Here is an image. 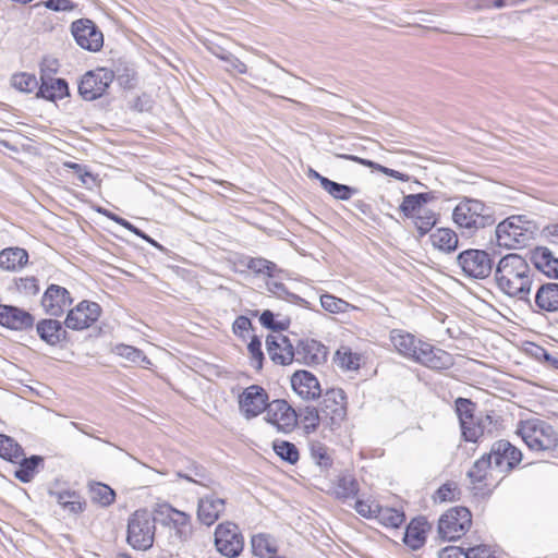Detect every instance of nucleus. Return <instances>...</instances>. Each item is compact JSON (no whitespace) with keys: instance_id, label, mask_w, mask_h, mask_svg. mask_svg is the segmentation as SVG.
Returning a JSON list of instances; mask_svg holds the SVG:
<instances>
[{"instance_id":"nucleus-35","label":"nucleus","mask_w":558,"mask_h":558,"mask_svg":"<svg viewBox=\"0 0 558 558\" xmlns=\"http://www.w3.org/2000/svg\"><path fill=\"white\" fill-rule=\"evenodd\" d=\"M495 421L493 416L489 414L480 413L477 415V425L476 427L465 426L466 432H464V439L466 441H477V439L485 434H492L495 429Z\"/></svg>"},{"instance_id":"nucleus-44","label":"nucleus","mask_w":558,"mask_h":558,"mask_svg":"<svg viewBox=\"0 0 558 558\" xmlns=\"http://www.w3.org/2000/svg\"><path fill=\"white\" fill-rule=\"evenodd\" d=\"M300 417L307 434L314 433L318 425L323 424L322 412L314 407H306L300 414Z\"/></svg>"},{"instance_id":"nucleus-34","label":"nucleus","mask_w":558,"mask_h":558,"mask_svg":"<svg viewBox=\"0 0 558 558\" xmlns=\"http://www.w3.org/2000/svg\"><path fill=\"white\" fill-rule=\"evenodd\" d=\"M430 241L436 248L445 253L456 251L459 243L457 233L449 228L437 229L432 233Z\"/></svg>"},{"instance_id":"nucleus-12","label":"nucleus","mask_w":558,"mask_h":558,"mask_svg":"<svg viewBox=\"0 0 558 558\" xmlns=\"http://www.w3.org/2000/svg\"><path fill=\"white\" fill-rule=\"evenodd\" d=\"M268 393L257 385H252L239 396V409L245 418H253L262 412L267 411Z\"/></svg>"},{"instance_id":"nucleus-50","label":"nucleus","mask_w":558,"mask_h":558,"mask_svg":"<svg viewBox=\"0 0 558 558\" xmlns=\"http://www.w3.org/2000/svg\"><path fill=\"white\" fill-rule=\"evenodd\" d=\"M456 411L459 416L460 425L470 424L471 417L475 415V403L470 399L458 398L456 400Z\"/></svg>"},{"instance_id":"nucleus-63","label":"nucleus","mask_w":558,"mask_h":558,"mask_svg":"<svg viewBox=\"0 0 558 558\" xmlns=\"http://www.w3.org/2000/svg\"><path fill=\"white\" fill-rule=\"evenodd\" d=\"M464 554L465 551L460 548V547H456V546H449V547H446L444 548L440 553H439V558H464Z\"/></svg>"},{"instance_id":"nucleus-7","label":"nucleus","mask_w":558,"mask_h":558,"mask_svg":"<svg viewBox=\"0 0 558 558\" xmlns=\"http://www.w3.org/2000/svg\"><path fill=\"white\" fill-rule=\"evenodd\" d=\"M496 236L499 246L522 247L533 239V231L521 225L519 217H511L497 226Z\"/></svg>"},{"instance_id":"nucleus-2","label":"nucleus","mask_w":558,"mask_h":558,"mask_svg":"<svg viewBox=\"0 0 558 558\" xmlns=\"http://www.w3.org/2000/svg\"><path fill=\"white\" fill-rule=\"evenodd\" d=\"M452 220L460 229L474 233L496 222L493 210L483 201L463 196L452 210Z\"/></svg>"},{"instance_id":"nucleus-21","label":"nucleus","mask_w":558,"mask_h":558,"mask_svg":"<svg viewBox=\"0 0 558 558\" xmlns=\"http://www.w3.org/2000/svg\"><path fill=\"white\" fill-rule=\"evenodd\" d=\"M294 362L304 365H318L327 359V348L314 339L299 341L295 350Z\"/></svg>"},{"instance_id":"nucleus-40","label":"nucleus","mask_w":558,"mask_h":558,"mask_svg":"<svg viewBox=\"0 0 558 558\" xmlns=\"http://www.w3.org/2000/svg\"><path fill=\"white\" fill-rule=\"evenodd\" d=\"M251 545L253 554L260 558L277 553L276 542L267 534L254 535Z\"/></svg>"},{"instance_id":"nucleus-46","label":"nucleus","mask_w":558,"mask_h":558,"mask_svg":"<svg viewBox=\"0 0 558 558\" xmlns=\"http://www.w3.org/2000/svg\"><path fill=\"white\" fill-rule=\"evenodd\" d=\"M275 452L284 461L290 464H294L299 460V450L294 444L289 441H275L274 442Z\"/></svg>"},{"instance_id":"nucleus-36","label":"nucleus","mask_w":558,"mask_h":558,"mask_svg":"<svg viewBox=\"0 0 558 558\" xmlns=\"http://www.w3.org/2000/svg\"><path fill=\"white\" fill-rule=\"evenodd\" d=\"M426 541L425 523L413 520L407 527L403 542L411 549L416 550L421 548Z\"/></svg>"},{"instance_id":"nucleus-27","label":"nucleus","mask_w":558,"mask_h":558,"mask_svg":"<svg viewBox=\"0 0 558 558\" xmlns=\"http://www.w3.org/2000/svg\"><path fill=\"white\" fill-rule=\"evenodd\" d=\"M69 95L68 83L63 78H46L41 76V85L38 88L37 97L54 101Z\"/></svg>"},{"instance_id":"nucleus-24","label":"nucleus","mask_w":558,"mask_h":558,"mask_svg":"<svg viewBox=\"0 0 558 558\" xmlns=\"http://www.w3.org/2000/svg\"><path fill=\"white\" fill-rule=\"evenodd\" d=\"M225 510V500L216 495H207L198 500L197 518L206 525L214 524Z\"/></svg>"},{"instance_id":"nucleus-25","label":"nucleus","mask_w":558,"mask_h":558,"mask_svg":"<svg viewBox=\"0 0 558 558\" xmlns=\"http://www.w3.org/2000/svg\"><path fill=\"white\" fill-rule=\"evenodd\" d=\"M389 340L399 354L411 360H414L417 347L423 342L416 339L414 335L402 329H392L389 333Z\"/></svg>"},{"instance_id":"nucleus-13","label":"nucleus","mask_w":558,"mask_h":558,"mask_svg":"<svg viewBox=\"0 0 558 558\" xmlns=\"http://www.w3.org/2000/svg\"><path fill=\"white\" fill-rule=\"evenodd\" d=\"M266 421L274 425L279 432L289 433L298 423L295 410L282 399H277L268 404Z\"/></svg>"},{"instance_id":"nucleus-20","label":"nucleus","mask_w":558,"mask_h":558,"mask_svg":"<svg viewBox=\"0 0 558 558\" xmlns=\"http://www.w3.org/2000/svg\"><path fill=\"white\" fill-rule=\"evenodd\" d=\"M266 347L272 362L280 365H289L294 362L295 348L287 336L280 332L269 335L266 338Z\"/></svg>"},{"instance_id":"nucleus-43","label":"nucleus","mask_w":558,"mask_h":558,"mask_svg":"<svg viewBox=\"0 0 558 558\" xmlns=\"http://www.w3.org/2000/svg\"><path fill=\"white\" fill-rule=\"evenodd\" d=\"M412 219L414 220V225L420 235H425L428 233L437 222L435 213L432 209L425 207L416 213Z\"/></svg>"},{"instance_id":"nucleus-15","label":"nucleus","mask_w":558,"mask_h":558,"mask_svg":"<svg viewBox=\"0 0 558 558\" xmlns=\"http://www.w3.org/2000/svg\"><path fill=\"white\" fill-rule=\"evenodd\" d=\"M413 361L436 371L448 369L454 364L453 356L449 352L424 341L418 344Z\"/></svg>"},{"instance_id":"nucleus-32","label":"nucleus","mask_w":558,"mask_h":558,"mask_svg":"<svg viewBox=\"0 0 558 558\" xmlns=\"http://www.w3.org/2000/svg\"><path fill=\"white\" fill-rule=\"evenodd\" d=\"M359 489V483L351 474L339 475L333 485V494L336 498L342 501L353 499L357 495Z\"/></svg>"},{"instance_id":"nucleus-53","label":"nucleus","mask_w":558,"mask_h":558,"mask_svg":"<svg viewBox=\"0 0 558 558\" xmlns=\"http://www.w3.org/2000/svg\"><path fill=\"white\" fill-rule=\"evenodd\" d=\"M311 453L313 459L320 466L328 468L331 465V458L328 453V449L322 444H315L311 447Z\"/></svg>"},{"instance_id":"nucleus-31","label":"nucleus","mask_w":558,"mask_h":558,"mask_svg":"<svg viewBox=\"0 0 558 558\" xmlns=\"http://www.w3.org/2000/svg\"><path fill=\"white\" fill-rule=\"evenodd\" d=\"M494 468V463L487 453L473 463L472 468L468 472V476L473 484H483L484 486H487L488 476L492 475Z\"/></svg>"},{"instance_id":"nucleus-3","label":"nucleus","mask_w":558,"mask_h":558,"mask_svg":"<svg viewBox=\"0 0 558 558\" xmlns=\"http://www.w3.org/2000/svg\"><path fill=\"white\" fill-rule=\"evenodd\" d=\"M517 434L531 450L558 454V433L547 422L539 418L521 421Z\"/></svg>"},{"instance_id":"nucleus-57","label":"nucleus","mask_w":558,"mask_h":558,"mask_svg":"<svg viewBox=\"0 0 558 558\" xmlns=\"http://www.w3.org/2000/svg\"><path fill=\"white\" fill-rule=\"evenodd\" d=\"M464 558H498L490 547L486 545H478L472 548H468L464 554Z\"/></svg>"},{"instance_id":"nucleus-47","label":"nucleus","mask_w":558,"mask_h":558,"mask_svg":"<svg viewBox=\"0 0 558 558\" xmlns=\"http://www.w3.org/2000/svg\"><path fill=\"white\" fill-rule=\"evenodd\" d=\"M320 305L325 311L332 314L345 313L351 306L347 301L327 293L320 295Z\"/></svg>"},{"instance_id":"nucleus-42","label":"nucleus","mask_w":558,"mask_h":558,"mask_svg":"<svg viewBox=\"0 0 558 558\" xmlns=\"http://www.w3.org/2000/svg\"><path fill=\"white\" fill-rule=\"evenodd\" d=\"M375 519L384 526L397 529L402 525L405 517L402 511L380 506Z\"/></svg>"},{"instance_id":"nucleus-49","label":"nucleus","mask_w":558,"mask_h":558,"mask_svg":"<svg viewBox=\"0 0 558 558\" xmlns=\"http://www.w3.org/2000/svg\"><path fill=\"white\" fill-rule=\"evenodd\" d=\"M92 498L101 506H110L116 498V493L108 485L97 483L92 486Z\"/></svg>"},{"instance_id":"nucleus-8","label":"nucleus","mask_w":558,"mask_h":558,"mask_svg":"<svg viewBox=\"0 0 558 558\" xmlns=\"http://www.w3.org/2000/svg\"><path fill=\"white\" fill-rule=\"evenodd\" d=\"M457 264L466 277L485 279L493 270V262L487 252L470 248L457 256Z\"/></svg>"},{"instance_id":"nucleus-59","label":"nucleus","mask_w":558,"mask_h":558,"mask_svg":"<svg viewBox=\"0 0 558 558\" xmlns=\"http://www.w3.org/2000/svg\"><path fill=\"white\" fill-rule=\"evenodd\" d=\"M44 5L56 12L72 11L75 7L71 0H47Z\"/></svg>"},{"instance_id":"nucleus-11","label":"nucleus","mask_w":558,"mask_h":558,"mask_svg":"<svg viewBox=\"0 0 558 558\" xmlns=\"http://www.w3.org/2000/svg\"><path fill=\"white\" fill-rule=\"evenodd\" d=\"M71 33L76 44L88 51L96 52L104 45V35L95 23L88 19H81L72 23Z\"/></svg>"},{"instance_id":"nucleus-28","label":"nucleus","mask_w":558,"mask_h":558,"mask_svg":"<svg viewBox=\"0 0 558 558\" xmlns=\"http://www.w3.org/2000/svg\"><path fill=\"white\" fill-rule=\"evenodd\" d=\"M49 495L53 497L57 504L71 514H78L84 511L85 502L81 495L74 490H50Z\"/></svg>"},{"instance_id":"nucleus-33","label":"nucleus","mask_w":558,"mask_h":558,"mask_svg":"<svg viewBox=\"0 0 558 558\" xmlns=\"http://www.w3.org/2000/svg\"><path fill=\"white\" fill-rule=\"evenodd\" d=\"M336 156L341 159L357 162L362 166L371 168L372 170L381 172L386 175H389V177H391L396 180L402 181V182H408L410 180V175L399 172L397 170L390 169L388 167H385V166L377 163L375 161H372L369 159H364V158H361V157H357L354 155H349V154H337Z\"/></svg>"},{"instance_id":"nucleus-41","label":"nucleus","mask_w":558,"mask_h":558,"mask_svg":"<svg viewBox=\"0 0 558 558\" xmlns=\"http://www.w3.org/2000/svg\"><path fill=\"white\" fill-rule=\"evenodd\" d=\"M114 353L124 360L141 365L143 367H146L150 364L149 359L141 351L140 349L128 345V344H118L114 347Z\"/></svg>"},{"instance_id":"nucleus-39","label":"nucleus","mask_w":558,"mask_h":558,"mask_svg":"<svg viewBox=\"0 0 558 558\" xmlns=\"http://www.w3.org/2000/svg\"><path fill=\"white\" fill-rule=\"evenodd\" d=\"M323 190L337 201H349L353 195L359 193L356 187L331 180L323 181Z\"/></svg>"},{"instance_id":"nucleus-30","label":"nucleus","mask_w":558,"mask_h":558,"mask_svg":"<svg viewBox=\"0 0 558 558\" xmlns=\"http://www.w3.org/2000/svg\"><path fill=\"white\" fill-rule=\"evenodd\" d=\"M37 332L39 337L49 344L60 342L64 336L65 330L59 320L44 319L37 324Z\"/></svg>"},{"instance_id":"nucleus-6","label":"nucleus","mask_w":558,"mask_h":558,"mask_svg":"<svg viewBox=\"0 0 558 558\" xmlns=\"http://www.w3.org/2000/svg\"><path fill=\"white\" fill-rule=\"evenodd\" d=\"M323 424L330 429L338 428L347 416V398L339 388L328 389L320 407Z\"/></svg>"},{"instance_id":"nucleus-29","label":"nucleus","mask_w":558,"mask_h":558,"mask_svg":"<svg viewBox=\"0 0 558 558\" xmlns=\"http://www.w3.org/2000/svg\"><path fill=\"white\" fill-rule=\"evenodd\" d=\"M28 260V253L21 247H8L0 252V268L7 271L21 269Z\"/></svg>"},{"instance_id":"nucleus-22","label":"nucleus","mask_w":558,"mask_h":558,"mask_svg":"<svg viewBox=\"0 0 558 558\" xmlns=\"http://www.w3.org/2000/svg\"><path fill=\"white\" fill-rule=\"evenodd\" d=\"M534 313H557L558 312V283L546 282L538 287L534 295Z\"/></svg>"},{"instance_id":"nucleus-1","label":"nucleus","mask_w":558,"mask_h":558,"mask_svg":"<svg viewBox=\"0 0 558 558\" xmlns=\"http://www.w3.org/2000/svg\"><path fill=\"white\" fill-rule=\"evenodd\" d=\"M533 275V268L523 256L509 253L501 257L496 265L495 281L499 291L505 295L530 302Z\"/></svg>"},{"instance_id":"nucleus-60","label":"nucleus","mask_w":558,"mask_h":558,"mask_svg":"<svg viewBox=\"0 0 558 558\" xmlns=\"http://www.w3.org/2000/svg\"><path fill=\"white\" fill-rule=\"evenodd\" d=\"M457 486L454 484H444L436 492V499L439 501H450L456 498Z\"/></svg>"},{"instance_id":"nucleus-55","label":"nucleus","mask_w":558,"mask_h":558,"mask_svg":"<svg viewBox=\"0 0 558 558\" xmlns=\"http://www.w3.org/2000/svg\"><path fill=\"white\" fill-rule=\"evenodd\" d=\"M422 208L423 206H420V203L416 202V198L413 194L405 195L400 205L401 213L408 218H412Z\"/></svg>"},{"instance_id":"nucleus-58","label":"nucleus","mask_w":558,"mask_h":558,"mask_svg":"<svg viewBox=\"0 0 558 558\" xmlns=\"http://www.w3.org/2000/svg\"><path fill=\"white\" fill-rule=\"evenodd\" d=\"M339 365L344 369H356L359 367V357L351 352L337 351Z\"/></svg>"},{"instance_id":"nucleus-64","label":"nucleus","mask_w":558,"mask_h":558,"mask_svg":"<svg viewBox=\"0 0 558 558\" xmlns=\"http://www.w3.org/2000/svg\"><path fill=\"white\" fill-rule=\"evenodd\" d=\"M267 290L270 293H272V294H275V295H277L279 298H283L284 295L288 294V291H287L284 284L281 283V282H277V281H268L267 282Z\"/></svg>"},{"instance_id":"nucleus-51","label":"nucleus","mask_w":558,"mask_h":558,"mask_svg":"<svg viewBox=\"0 0 558 558\" xmlns=\"http://www.w3.org/2000/svg\"><path fill=\"white\" fill-rule=\"evenodd\" d=\"M251 355L252 365L256 369L263 366L264 354L262 351V342L257 337H253L247 345Z\"/></svg>"},{"instance_id":"nucleus-54","label":"nucleus","mask_w":558,"mask_h":558,"mask_svg":"<svg viewBox=\"0 0 558 558\" xmlns=\"http://www.w3.org/2000/svg\"><path fill=\"white\" fill-rule=\"evenodd\" d=\"M380 505H378L375 501L369 500H356L354 508L359 514H361L364 518H376L377 510L379 509Z\"/></svg>"},{"instance_id":"nucleus-38","label":"nucleus","mask_w":558,"mask_h":558,"mask_svg":"<svg viewBox=\"0 0 558 558\" xmlns=\"http://www.w3.org/2000/svg\"><path fill=\"white\" fill-rule=\"evenodd\" d=\"M22 447L11 437L0 434V457L12 463L23 459Z\"/></svg>"},{"instance_id":"nucleus-56","label":"nucleus","mask_w":558,"mask_h":558,"mask_svg":"<svg viewBox=\"0 0 558 558\" xmlns=\"http://www.w3.org/2000/svg\"><path fill=\"white\" fill-rule=\"evenodd\" d=\"M16 288L26 295H34L39 291L38 281L35 277L20 278L16 281Z\"/></svg>"},{"instance_id":"nucleus-18","label":"nucleus","mask_w":558,"mask_h":558,"mask_svg":"<svg viewBox=\"0 0 558 558\" xmlns=\"http://www.w3.org/2000/svg\"><path fill=\"white\" fill-rule=\"evenodd\" d=\"M70 292L58 284H50L41 299V306L50 316H61L72 304Z\"/></svg>"},{"instance_id":"nucleus-52","label":"nucleus","mask_w":558,"mask_h":558,"mask_svg":"<svg viewBox=\"0 0 558 558\" xmlns=\"http://www.w3.org/2000/svg\"><path fill=\"white\" fill-rule=\"evenodd\" d=\"M219 59L228 63L226 70L230 73L245 74L247 72L246 64L230 52L219 54Z\"/></svg>"},{"instance_id":"nucleus-48","label":"nucleus","mask_w":558,"mask_h":558,"mask_svg":"<svg viewBox=\"0 0 558 558\" xmlns=\"http://www.w3.org/2000/svg\"><path fill=\"white\" fill-rule=\"evenodd\" d=\"M246 267L255 274H264L274 277L278 270L277 265L263 257H252L247 259Z\"/></svg>"},{"instance_id":"nucleus-5","label":"nucleus","mask_w":558,"mask_h":558,"mask_svg":"<svg viewBox=\"0 0 558 558\" xmlns=\"http://www.w3.org/2000/svg\"><path fill=\"white\" fill-rule=\"evenodd\" d=\"M472 515L465 507H454L444 513L438 521V534L444 541L452 542L466 533Z\"/></svg>"},{"instance_id":"nucleus-16","label":"nucleus","mask_w":558,"mask_h":558,"mask_svg":"<svg viewBox=\"0 0 558 558\" xmlns=\"http://www.w3.org/2000/svg\"><path fill=\"white\" fill-rule=\"evenodd\" d=\"M156 512L162 515L167 524L174 530V535L180 542H187L191 538L193 527L187 513L174 509L169 504L159 505Z\"/></svg>"},{"instance_id":"nucleus-45","label":"nucleus","mask_w":558,"mask_h":558,"mask_svg":"<svg viewBox=\"0 0 558 558\" xmlns=\"http://www.w3.org/2000/svg\"><path fill=\"white\" fill-rule=\"evenodd\" d=\"M11 84L14 88L24 93H32L39 88L36 76L25 72L14 74L11 78Z\"/></svg>"},{"instance_id":"nucleus-26","label":"nucleus","mask_w":558,"mask_h":558,"mask_svg":"<svg viewBox=\"0 0 558 558\" xmlns=\"http://www.w3.org/2000/svg\"><path fill=\"white\" fill-rule=\"evenodd\" d=\"M535 268L548 278L558 279V258L547 247H538L533 253Z\"/></svg>"},{"instance_id":"nucleus-14","label":"nucleus","mask_w":558,"mask_h":558,"mask_svg":"<svg viewBox=\"0 0 558 558\" xmlns=\"http://www.w3.org/2000/svg\"><path fill=\"white\" fill-rule=\"evenodd\" d=\"M100 314L101 307L98 303L82 301L69 311L64 324L70 329L83 330L97 322Z\"/></svg>"},{"instance_id":"nucleus-9","label":"nucleus","mask_w":558,"mask_h":558,"mask_svg":"<svg viewBox=\"0 0 558 558\" xmlns=\"http://www.w3.org/2000/svg\"><path fill=\"white\" fill-rule=\"evenodd\" d=\"M215 547L225 557H238L244 547V538L239 526L229 521L218 524L215 530Z\"/></svg>"},{"instance_id":"nucleus-19","label":"nucleus","mask_w":558,"mask_h":558,"mask_svg":"<svg viewBox=\"0 0 558 558\" xmlns=\"http://www.w3.org/2000/svg\"><path fill=\"white\" fill-rule=\"evenodd\" d=\"M293 391L305 401H313L323 395L319 380L308 371H296L291 376Z\"/></svg>"},{"instance_id":"nucleus-37","label":"nucleus","mask_w":558,"mask_h":558,"mask_svg":"<svg viewBox=\"0 0 558 558\" xmlns=\"http://www.w3.org/2000/svg\"><path fill=\"white\" fill-rule=\"evenodd\" d=\"M17 463L20 466L14 473L15 477L23 483H28L34 478L39 464L43 463V458L39 456L25 458V454L23 453V459H21Z\"/></svg>"},{"instance_id":"nucleus-4","label":"nucleus","mask_w":558,"mask_h":558,"mask_svg":"<svg viewBox=\"0 0 558 558\" xmlns=\"http://www.w3.org/2000/svg\"><path fill=\"white\" fill-rule=\"evenodd\" d=\"M155 519L146 509L136 510L128 521V544L137 550H147L154 544Z\"/></svg>"},{"instance_id":"nucleus-61","label":"nucleus","mask_w":558,"mask_h":558,"mask_svg":"<svg viewBox=\"0 0 558 558\" xmlns=\"http://www.w3.org/2000/svg\"><path fill=\"white\" fill-rule=\"evenodd\" d=\"M64 165L66 167L71 168V169L75 170V172L78 175V179L81 180V182L83 184L87 185V184H89V182H94L95 181V178L89 172L83 170L81 165L74 163V162H66Z\"/></svg>"},{"instance_id":"nucleus-17","label":"nucleus","mask_w":558,"mask_h":558,"mask_svg":"<svg viewBox=\"0 0 558 558\" xmlns=\"http://www.w3.org/2000/svg\"><path fill=\"white\" fill-rule=\"evenodd\" d=\"M495 469L501 472L512 470L522 460L521 451L512 446L508 440L501 439L496 441L488 453Z\"/></svg>"},{"instance_id":"nucleus-10","label":"nucleus","mask_w":558,"mask_h":558,"mask_svg":"<svg viewBox=\"0 0 558 558\" xmlns=\"http://www.w3.org/2000/svg\"><path fill=\"white\" fill-rule=\"evenodd\" d=\"M113 81V73L106 69L89 71L82 77L78 93L84 100L92 101L101 97Z\"/></svg>"},{"instance_id":"nucleus-62","label":"nucleus","mask_w":558,"mask_h":558,"mask_svg":"<svg viewBox=\"0 0 558 558\" xmlns=\"http://www.w3.org/2000/svg\"><path fill=\"white\" fill-rule=\"evenodd\" d=\"M259 320L263 326L274 329V330H281L283 329L281 324L275 323L274 314L270 311H264L259 317Z\"/></svg>"},{"instance_id":"nucleus-23","label":"nucleus","mask_w":558,"mask_h":558,"mask_svg":"<svg viewBox=\"0 0 558 558\" xmlns=\"http://www.w3.org/2000/svg\"><path fill=\"white\" fill-rule=\"evenodd\" d=\"M34 324V317L26 311L12 305H0V325L13 330H25Z\"/></svg>"}]
</instances>
